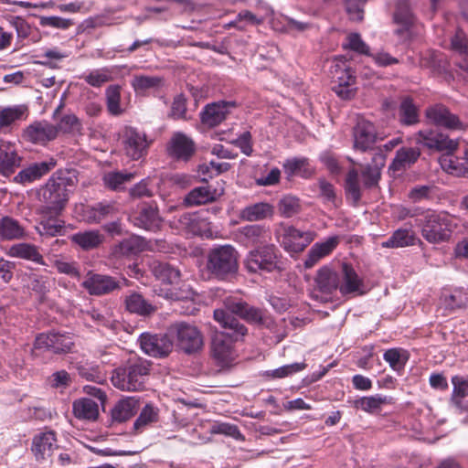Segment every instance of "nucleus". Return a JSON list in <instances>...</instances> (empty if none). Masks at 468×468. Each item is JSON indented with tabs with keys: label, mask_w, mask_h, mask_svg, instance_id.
<instances>
[{
	"label": "nucleus",
	"mask_w": 468,
	"mask_h": 468,
	"mask_svg": "<svg viewBox=\"0 0 468 468\" xmlns=\"http://www.w3.org/2000/svg\"><path fill=\"white\" fill-rule=\"evenodd\" d=\"M76 369L78 374L87 380L93 381L98 384H102L106 381V376L99 366H92L88 363L79 364L77 365Z\"/></svg>",
	"instance_id": "obj_55"
},
{
	"label": "nucleus",
	"mask_w": 468,
	"mask_h": 468,
	"mask_svg": "<svg viewBox=\"0 0 468 468\" xmlns=\"http://www.w3.org/2000/svg\"><path fill=\"white\" fill-rule=\"evenodd\" d=\"M240 234L248 245H261L270 239V231L261 225H248L240 229Z\"/></svg>",
	"instance_id": "obj_44"
},
{
	"label": "nucleus",
	"mask_w": 468,
	"mask_h": 468,
	"mask_svg": "<svg viewBox=\"0 0 468 468\" xmlns=\"http://www.w3.org/2000/svg\"><path fill=\"white\" fill-rule=\"evenodd\" d=\"M399 121L402 125L411 126L420 122L419 109L410 97L401 100L399 107Z\"/></svg>",
	"instance_id": "obj_42"
},
{
	"label": "nucleus",
	"mask_w": 468,
	"mask_h": 468,
	"mask_svg": "<svg viewBox=\"0 0 468 468\" xmlns=\"http://www.w3.org/2000/svg\"><path fill=\"white\" fill-rule=\"evenodd\" d=\"M25 236L24 228L15 218L5 216L0 218V239H19Z\"/></svg>",
	"instance_id": "obj_45"
},
{
	"label": "nucleus",
	"mask_w": 468,
	"mask_h": 468,
	"mask_svg": "<svg viewBox=\"0 0 468 468\" xmlns=\"http://www.w3.org/2000/svg\"><path fill=\"white\" fill-rule=\"evenodd\" d=\"M219 194L216 188L210 186L195 187L185 197L184 202L187 206H201L217 200Z\"/></svg>",
	"instance_id": "obj_33"
},
{
	"label": "nucleus",
	"mask_w": 468,
	"mask_h": 468,
	"mask_svg": "<svg viewBox=\"0 0 468 468\" xmlns=\"http://www.w3.org/2000/svg\"><path fill=\"white\" fill-rule=\"evenodd\" d=\"M24 137L31 143L44 144L57 138L56 129L46 121L35 122L27 127Z\"/></svg>",
	"instance_id": "obj_22"
},
{
	"label": "nucleus",
	"mask_w": 468,
	"mask_h": 468,
	"mask_svg": "<svg viewBox=\"0 0 468 468\" xmlns=\"http://www.w3.org/2000/svg\"><path fill=\"white\" fill-rule=\"evenodd\" d=\"M373 162L376 163L375 165H367L361 173L363 185L367 188H372L378 186L381 176L380 169L385 165L384 156L380 154H377L373 158Z\"/></svg>",
	"instance_id": "obj_46"
},
{
	"label": "nucleus",
	"mask_w": 468,
	"mask_h": 468,
	"mask_svg": "<svg viewBox=\"0 0 468 468\" xmlns=\"http://www.w3.org/2000/svg\"><path fill=\"white\" fill-rule=\"evenodd\" d=\"M139 400L134 397H127L119 400L112 410V419L116 422H123L132 418L137 411Z\"/></svg>",
	"instance_id": "obj_34"
},
{
	"label": "nucleus",
	"mask_w": 468,
	"mask_h": 468,
	"mask_svg": "<svg viewBox=\"0 0 468 468\" xmlns=\"http://www.w3.org/2000/svg\"><path fill=\"white\" fill-rule=\"evenodd\" d=\"M167 330L176 346L187 355L198 352L204 346L203 335L194 324L176 322Z\"/></svg>",
	"instance_id": "obj_6"
},
{
	"label": "nucleus",
	"mask_w": 468,
	"mask_h": 468,
	"mask_svg": "<svg viewBox=\"0 0 468 468\" xmlns=\"http://www.w3.org/2000/svg\"><path fill=\"white\" fill-rule=\"evenodd\" d=\"M118 208L115 203L99 202L86 209V219L89 223H100L107 218L117 214Z\"/></svg>",
	"instance_id": "obj_37"
},
{
	"label": "nucleus",
	"mask_w": 468,
	"mask_h": 468,
	"mask_svg": "<svg viewBox=\"0 0 468 468\" xmlns=\"http://www.w3.org/2000/svg\"><path fill=\"white\" fill-rule=\"evenodd\" d=\"M283 168L291 176L299 175L304 178L310 177L314 173L308 159L304 157L287 159L283 164Z\"/></svg>",
	"instance_id": "obj_50"
},
{
	"label": "nucleus",
	"mask_w": 468,
	"mask_h": 468,
	"mask_svg": "<svg viewBox=\"0 0 468 468\" xmlns=\"http://www.w3.org/2000/svg\"><path fill=\"white\" fill-rule=\"evenodd\" d=\"M151 271L157 280L165 283L176 284L180 280V271L167 262L154 261Z\"/></svg>",
	"instance_id": "obj_38"
},
{
	"label": "nucleus",
	"mask_w": 468,
	"mask_h": 468,
	"mask_svg": "<svg viewBox=\"0 0 468 468\" xmlns=\"http://www.w3.org/2000/svg\"><path fill=\"white\" fill-rule=\"evenodd\" d=\"M339 241L338 236H333L324 242L315 243L308 252L304 267L307 269L314 267L322 258L329 255L337 247Z\"/></svg>",
	"instance_id": "obj_24"
},
{
	"label": "nucleus",
	"mask_w": 468,
	"mask_h": 468,
	"mask_svg": "<svg viewBox=\"0 0 468 468\" xmlns=\"http://www.w3.org/2000/svg\"><path fill=\"white\" fill-rule=\"evenodd\" d=\"M314 282L319 292L332 294L339 289V271H335L328 266H324L317 271Z\"/></svg>",
	"instance_id": "obj_25"
},
{
	"label": "nucleus",
	"mask_w": 468,
	"mask_h": 468,
	"mask_svg": "<svg viewBox=\"0 0 468 468\" xmlns=\"http://www.w3.org/2000/svg\"><path fill=\"white\" fill-rule=\"evenodd\" d=\"M447 307L451 309H462L468 306V291L455 290L445 299Z\"/></svg>",
	"instance_id": "obj_64"
},
{
	"label": "nucleus",
	"mask_w": 468,
	"mask_h": 468,
	"mask_svg": "<svg viewBox=\"0 0 468 468\" xmlns=\"http://www.w3.org/2000/svg\"><path fill=\"white\" fill-rule=\"evenodd\" d=\"M167 154L176 160L188 161L195 154L194 141L183 133H176L167 144Z\"/></svg>",
	"instance_id": "obj_20"
},
{
	"label": "nucleus",
	"mask_w": 468,
	"mask_h": 468,
	"mask_svg": "<svg viewBox=\"0 0 468 468\" xmlns=\"http://www.w3.org/2000/svg\"><path fill=\"white\" fill-rule=\"evenodd\" d=\"M142 350L155 358H164L173 350L174 341L168 332L165 334L143 333L139 337Z\"/></svg>",
	"instance_id": "obj_11"
},
{
	"label": "nucleus",
	"mask_w": 468,
	"mask_h": 468,
	"mask_svg": "<svg viewBox=\"0 0 468 468\" xmlns=\"http://www.w3.org/2000/svg\"><path fill=\"white\" fill-rule=\"evenodd\" d=\"M328 76L333 83L332 90L342 99L349 100L355 95L351 86L355 82V77L350 68L343 59H334L331 62Z\"/></svg>",
	"instance_id": "obj_8"
},
{
	"label": "nucleus",
	"mask_w": 468,
	"mask_h": 468,
	"mask_svg": "<svg viewBox=\"0 0 468 468\" xmlns=\"http://www.w3.org/2000/svg\"><path fill=\"white\" fill-rule=\"evenodd\" d=\"M239 254L234 246L217 245L207 252V271L217 280H229L239 271Z\"/></svg>",
	"instance_id": "obj_4"
},
{
	"label": "nucleus",
	"mask_w": 468,
	"mask_h": 468,
	"mask_svg": "<svg viewBox=\"0 0 468 468\" xmlns=\"http://www.w3.org/2000/svg\"><path fill=\"white\" fill-rule=\"evenodd\" d=\"M223 303L225 309H216L213 316L235 341L243 340L248 335V328L234 315L252 324L261 325L266 322L264 311L245 301L229 297L226 298Z\"/></svg>",
	"instance_id": "obj_1"
},
{
	"label": "nucleus",
	"mask_w": 468,
	"mask_h": 468,
	"mask_svg": "<svg viewBox=\"0 0 468 468\" xmlns=\"http://www.w3.org/2000/svg\"><path fill=\"white\" fill-rule=\"evenodd\" d=\"M70 239L82 250H91L103 242L104 236L99 230H87L73 234Z\"/></svg>",
	"instance_id": "obj_40"
},
{
	"label": "nucleus",
	"mask_w": 468,
	"mask_h": 468,
	"mask_svg": "<svg viewBox=\"0 0 468 468\" xmlns=\"http://www.w3.org/2000/svg\"><path fill=\"white\" fill-rule=\"evenodd\" d=\"M314 231H301L292 226H286L283 229L282 245L286 251L301 252L314 239Z\"/></svg>",
	"instance_id": "obj_16"
},
{
	"label": "nucleus",
	"mask_w": 468,
	"mask_h": 468,
	"mask_svg": "<svg viewBox=\"0 0 468 468\" xmlns=\"http://www.w3.org/2000/svg\"><path fill=\"white\" fill-rule=\"evenodd\" d=\"M415 235L409 229H399L385 241L381 243L382 248L398 249L414 245Z\"/></svg>",
	"instance_id": "obj_48"
},
{
	"label": "nucleus",
	"mask_w": 468,
	"mask_h": 468,
	"mask_svg": "<svg viewBox=\"0 0 468 468\" xmlns=\"http://www.w3.org/2000/svg\"><path fill=\"white\" fill-rule=\"evenodd\" d=\"M210 432L213 434H224L236 440H244L238 426L235 424L215 422L210 428Z\"/></svg>",
	"instance_id": "obj_62"
},
{
	"label": "nucleus",
	"mask_w": 468,
	"mask_h": 468,
	"mask_svg": "<svg viewBox=\"0 0 468 468\" xmlns=\"http://www.w3.org/2000/svg\"><path fill=\"white\" fill-rule=\"evenodd\" d=\"M27 112L26 105L6 107L0 111V130L11 125L17 120H21Z\"/></svg>",
	"instance_id": "obj_53"
},
{
	"label": "nucleus",
	"mask_w": 468,
	"mask_h": 468,
	"mask_svg": "<svg viewBox=\"0 0 468 468\" xmlns=\"http://www.w3.org/2000/svg\"><path fill=\"white\" fill-rule=\"evenodd\" d=\"M113 69L110 68L95 69L84 76V80L89 85L98 88L113 80Z\"/></svg>",
	"instance_id": "obj_57"
},
{
	"label": "nucleus",
	"mask_w": 468,
	"mask_h": 468,
	"mask_svg": "<svg viewBox=\"0 0 468 468\" xmlns=\"http://www.w3.org/2000/svg\"><path fill=\"white\" fill-rule=\"evenodd\" d=\"M54 165V163L47 162L31 164L15 176L14 182L22 185L32 183L48 174Z\"/></svg>",
	"instance_id": "obj_27"
},
{
	"label": "nucleus",
	"mask_w": 468,
	"mask_h": 468,
	"mask_svg": "<svg viewBox=\"0 0 468 468\" xmlns=\"http://www.w3.org/2000/svg\"><path fill=\"white\" fill-rule=\"evenodd\" d=\"M229 335L228 330L216 333L211 341V352L213 357L222 367L229 366L236 358V351Z\"/></svg>",
	"instance_id": "obj_15"
},
{
	"label": "nucleus",
	"mask_w": 468,
	"mask_h": 468,
	"mask_svg": "<svg viewBox=\"0 0 468 468\" xmlns=\"http://www.w3.org/2000/svg\"><path fill=\"white\" fill-rule=\"evenodd\" d=\"M22 157L6 144H0V175L9 176L21 166Z\"/></svg>",
	"instance_id": "obj_26"
},
{
	"label": "nucleus",
	"mask_w": 468,
	"mask_h": 468,
	"mask_svg": "<svg viewBox=\"0 0 468 468\" xmlns=\"http://www.w3.org/2000/svg\"><path fill=\"white\" fill-rule=\"evenodd\" d=\"M393 19L397 25L400 26V27L395 31L397 35L401 36L410 30L414 24L415 17L411 12L409 0L397 1Z\"/></svg>",
	"instance_id": "obj_28"
},
{
	"label": "nucleus",
	"mask_w": 468,
	"mask_h": 468,
	"mask_svg": "<svg viewBox=\"0 0 468 468\" xmlns=\"http://www.w3.org/2000/svg\"><path fill=\"white\" fill-rule=\"evenodd\" d=\"M452 154H453L445 153V154L440 157L439 161L441 168L445 172L454 176H468V169H466L458 159L454 158Z\"/></svg>",
	"instance_id": "obj_56"
},
{
	"label": "nucleus",
	"mask_w": 468,
	"mask_h": 468,
	"mask_svg": "<svg viewBox=\"0 0 468 468\" xmlns=\"http://www.w3.org/2000/svg\"><path fill=\"white\" fill-rule=\"evenodd\" d=\"M278 210L284 218H291L301 210L299 198L293 196H284L278 203Z\"/></svg>",
	"instance_id": "obj_61"
},
{
	"label": "nucleus",
	"mask_w": 468,
	"mask_h": 468,
	"mask_svg": "<svg viewBox=\"0 0 468 468\" xmlns=\"http://www.w3.org/2000/svg\"><path fill=\"white\" fill-rule=\"evenodd\" d=\"M235 107V102L220 101L207 104L200 112L201 122L207 127H216L220 124Z\"/></svg>",
	"instance_id": "obj_19"
},
{
	"label": "nucleus",
	"mask_w": 468,
	"mask_h": 468,
	"mask_svg": "<svg viewBox=\"0 0 468 468\" xmlns=\"http://www.w3.org/2000/svg\"><path fill=\"white\" fill-rule=\"evenodd\" d=\"M178 222L184 230L194 236H202L207 229V222L198 213H184Z\"/></svg>",
	"instance_id": "obj_36"
},
{
	"label": "nucleus",
	"mask_w": 468,
	"mask_h": 468,
	"mask_svg": "<svg viewBox=\"0 0 468 468\" xmlns=\"http://www.w3.org/2000/svg\"><path fill=\"white\" fill-rule=\"evenodd\" d=\"M354 148L361 152H367L373 149L377 141V133L372 122L360 120L356 122L353 130Z\"/></svg>",
	"instance_id": "obj_21"
},
{
	"label": "nucleus",
	"mask_w": 468,
	"mask_h": 468,
	"mask_svg": "<svg viewBox=\"0 0 468 468\" xmlns=\"http://www.w3.org/2000/svg\"><path fill=\"white\" fill-rule=\"evenodd\" d=\"M41 221L37 231L41 236L55 237L64 235L67 228L65 222L58 218L59 215L39 213Z\"/></svg>",
	"instance_id": "obj_32"
},
{
	"label": "nucleus",
	"mask_w": 468,
	"mask_h": 468,
	"mask_svg": "<svg viewBox=\"0 0 468 468\" xmlns=\"http://www.w3.org/2000/svg\"><path fill=\"white\" fill-rule=\"evenodd\" d=\"M415 143L431 152L453 154L458 148V141L451 139L447 134L432 130H420L415 134Z\"/></svg>",
	"instance_id": "obj_10"
},
{
	"label": "nucleus",
	"mask_w": 468,
	"mask_h": 468,
	"mask_svg": "<svg viewBox=\"0 0 468 468\" xmlns=\"http://www.w3.org/2000/svg\"><path fill=\"white\" fill-rule=\"evenodd\" d=\"M418 221L422 237L430 243H439L451 237L450 221L444 214L428 211Z\"/></svg>",
	"instance_id": "obj_7"
},
{
	"label": "nucleus",
	"mask_w": 468,
	"mask_h": 468,
	"mask_svg": "<svg viewBox=\"0 0 468 468\" xmlns=\"http://www.w3.org/2000/svg\"><path fill=\"white\" fill-rule=\"evenodd\" d=\"M452 384L453 388L451 401L455 407L462 408L463 399L468 396V378L463 376H453Z\"/></svg>",
	"instance_id": "obj_54"
},
{
	"label": "nucleus",
	"mask_w": 468,
	"mask_h": 468,
	"mask_svg": "<svg viewBox=\"0 0 468 468\" xmlns=\"http://www.w3.org/2000/svg\"><path fill=\"white\" fill-rule=\"evenodd\" d=\"M74 181L69 173H54L38 191L39 200L42 202L39 213L60 215L69 201Z\"/></svg>",
	"instance_id": "obj_2"
},
{
	"label": "nucleus",
	"mask_w": 468,
	"mask_h": 468,
	"mask_svg": "<svg viewBox=\"0 0 468 468\" xmlns=\"http://www.w3.org/2000/svg\"><path fill=\"white\" fill-rule=\"evenodd\" d=\"M161 218L157 207L154 206H144L138 214L133 217L135 226L146 230L155 231L160 229Z\"/></svg>",
	"instance_id": "obj_29"
},
{
	"label": "nucleus",
	"mask_w": 468,
	"mask_h": 468,
	"mask_svg": "<svg viewBox=\"0 0 468 468\" xmlns=\"http://www.w3.org/2000/svg\"><path fill=\"white\" fill-rule=\"evenodd\" d=\"M151 365L152 363L144 358L131 357L112 371L111 381L113 387L122 391L142 390Z\"/></svg>",
	"instance_id": "obj_3"
},
{
	"label": "nucleus",
	"mask_w": 468,
	"mask_h": 468,
	"mask_svg": "<svg viewBox=\"0 0 468 468\" xmlns=\"http://www.w3.org/2000/svg\"><path fill=\"white\" fill-rule=\"evenodd\" d=\"M122 144L127 156L133 160H139L147 154L149 142L144 133L127 127L123 132Z\"/></svg>",
	"instance_id": "obj_13"
},
{
	"label": "nucleus",
	"mask_w": 468,
	"mask_h": 468,
	"mask_svg": "<svg viewBox=\"0 0 468 468\" xmlns=\"http://www.w3.org/2000/svg\"><path fill=\"white\" fill-rule=\"evenodd\" d=\"M9 255L12 257L31 261L40 265H47L37 247L29 243H18L12 245L9 249Z\"/></svg>",
	"instance_id": "obj_39"
},
{
	"label": "nucleus",
	"mask_w": 468,
	"mask_h": 468,
	"mask_svg": "<svg viewBox=\"0 0 468 468\" xmlns=\"http://www.w3.org/2000/svg\"><path fill=\"white\" fill-rule=\"evenodd\" d=\"M420 151L415 147H402L396 152V155L389 165L393 172H403L417 162Z\"/></svg>",
	"instance_id": "obj_31"
},
{
	"label": "nucleus",
	"mask_w": 468,
	"mask_h": 468,
	"mask_svg": "<svg viewBox=\"0 0 468 468\" xmlns=\"http://www.w3.org/2000/svg\"><path fill=\"white\" fill-rule=\"evenodd\" d=\"M424 113L427 120L436 126L448 130H464L465 128L460 118L441 103L427 107Z\"/></svg>",
	"instance_id": "obj_12"
},
{
	"label": "nucleus",
	"mask_w": 468,
	"mask_h": 468,
	"mask_svg": "<svg viewBox=\"0 0 468 468\" xmlns=\"http://www.w3.org/2000/svg\"><path fill=\"white\" fill-rule=\"evenodd\" d=\"M158 420L159 409L152 403H147L133 422V431L135 433H142L147 427L156 423Z\"/></svg>",
	"instance_id": "obj_43"
},
{
	"label": "nucleus",
	"mask_w": 468,
	"mask_h": 468,
	"mask_svg": "<svg viewBox=\"0 0 468 468\" xmlns=\"http://www.w3.org/2000/svg\"><path fill=\"white\" fill-rule=\"evenodd\" d=\"M364 281L358 276L354 267L346 262L342 263L339 271V289L343 296L349 294H364Z\"/></svg>",
	"instance_id": "obj_18"
},
{
	"label": "nucleus",
	"mask_w": 468,
	"mask_h": 468,
	"mask_svg": "<svg viewBox=\"0 0 468 468\" xmlns=\"http://www.w3.org/2000/svg\"><path fill=\"white\" fill-rule=\"evenodd\" d=\"M146 247L144 239L140 236L132 235L115 244L111 249V255L114 259L129 258L142 252Z\"/></svg>",
	"instance_id": "obj_23"
},
{
	"label": "nucleus",
	"mask_w": 468,
	"mask_h": 468,
	"mask_svg": "<svg viewBox=\"0 0 468 468\" xmlns=\"http://www.w3.org/2000/svg\"><path fill=\"white\" fill-rule=\"evenodd\" d=\"M281 259L282 254L275 245L264 244L250 250L244 264L247 271L251 273L281 271L282 270Z\"/></svg>",
	"instance_id": "obj_5"
},
{
	"label": "nucleus",
	"mask_w": 468,
	"mask_h": 468,
	"mask_svg": "<svg viewBox=\"0 0 468 468\" xmlns=\"http://www.w3.org/2000/svg\"><path fill=\"white\" fill-rule=\"evenodd\" d=\"M48 259L59 273L67 274L72 278H80V272L76 262L65 261L57 255L48 256Z\"/></svg>",
	"instance_id": "obj_60"
},
{
	"label": "nucleus",
	"mask_w": 468,
	"mask_h": 468,
	"mask_svg": "<svg viewBox=\"0 0 468 468\" xmlns=\"http://www.w3.org/2000/svg\"><path fill=\"white\" fill-rule=\"evenodd\" d=\"M54 127L56 129L57 135L58 133L77 134L80 133L82 124L75 114L69 113L63 115Z\"/></svg>",
	"instance_id": "obj_52"
},
{
	"label": "nucleus",
	"mask_w": 468,
	"mask_h": 468,
	"mask_svg": "<svg viewBox=\"0 0 468 468\" xmlns=\"http://www.w3.org/2000/svg\"><path fill=\"white\" fill-rule=\"evenodd\" d=\"M273 215V207L266 202H259L242 208L239 218L246 221H259Z\"/></svg>",
	"instance_id": "obj_35"
},
{
	"label": "nucleus",
	"mask_w": 468,
	"mask_h": 468,
	"mask_svg": "<svg viewBox=\"0 0 468 468\" xmlns=\"http://www.w3.org/2000/svg\"><path fill=\"white\" fill-rule=\"evenodd\" d=\"M128 280L121 277L116 278L107 274L89 271L81 286L87 290L90 295L101 296L121 290L127 285Z\"/></svg>",
	"instance_id": "obj_9"
},
{
	"label": "nucleus",
	"mask_w": 468,
	"mask_h": 468,
	"mask_svg": "<svg viewBox=\"0 0 468 468\" xmlns=\"http://www.w3.org/2000/svg\"><path fill=\"white\" fill-rule=\"evenodd\" d=\"M345 190L347 198L352 200L354 206H357L361 200V187L358 172L356 169L348 171L345 183Z\"/></svg>",
	"instance_id": "obj_51"
},
{
	"label": "nucleus",
	"mask_w": 468,
	"mask_h": 468,
	"mask_svg": "<svg viewBox=\"0 0 468 468\" xmlns=\"http://www.w3.org/2000/svg\"><path fill=\"white\" fill-rule=\"evenodd\" d=\"M124 306L128 312L141 316H149L156 311L155 306L136 292H132L125 296Z\"/></svg>",
	"instance_id": "obj_30"
},
{
	"label": "nucleus",
	"mask_w": 468,
	"mask_h": 468,
	"mask_svg": "<svg viewBox=\"0 0 468 468\" xmlns=\"http://www.w3.org/2000/svg\"><path fill=\"white\" fill-rule=\"evenodd\" d=\"M119 85H111L106 89V104L109 112L112 115H120L122 110L120 105L121 92Z\"/></svg>",
	"instance_id": "obj_59"
},
{
	"label": "nucleus",
	"mask_w": 468,
	"mask_h": 468,
	"mask_svg": "<svg viewBox=\"0 0 468 468\" xmlns=\"http://www.w3.org/2000/svg\"><path fill=\"white\" fill-rule=\"evenodd\" d=\"M164 84V78L159 76L135 75L131 81V85L136 93H144L149 90H158Z\"/></svg>",
	"instance_id": "obj_49"
},
{
	"label": "nucleus",
	"mask_w": 468,
	"mask_h": 468,
	"mask_svg": "<svg viewBox=\"0 0 468 468\" xmlns=\"http://www.w3.org/2000/svg\"><path fill=\"white\" fill-rule=\"evenodd\" d=\"M74 342L69 334L55 332L39 334L35 340L34 347L37 349L46 348L53 353H68L73 346Z\"/></svg>",
	"instance_id": "obj_14"
},
{
	"label": "nucleus",
	"mask_w": 468,
	"mask_h": 468,
	"mask_svg": "<svg viewBox=\"0 0 468 468\" xmlns=\"http://www.w3.org/2000/svg\"><path fill=\"white\" fill-rule=\"evenodd\" d=\"M306 367V364L304 362L301 363H292L289 365H284L279 368L273 370H267L263 372L262 376L267 378H283L288 376H291L294 373L300 372Z\"/></svg>",
	"instance_id": "obj_58"
},
{
	"label": "nucleus",
	"mask_w": 468,
	"mask_h": 468,
	"mask_svg": "<svg viewBox=\"0 0 468 468\" xmlns=\"http://www.w3.org/2000/svg\"><path fill=\"white\" fill-rule=\"evenodd\" d=\"M383 358L386 362H388L390 367L395 371H399L404 368V366L407 361V357H404L400 350L398 348H390L388 349L384 355Z\"/></svg>",
	"instance_id": "obj_63"
},
{
	"label": "nucleus",
	"mask_w": 468,
	"mask_h": 468,
	"mask_svg": "<svg viewBox=\"0 0 468 468\" xmlns=\"http://www.w3.org/2000/svg\"><path fill=\"white\" fill-rule=\"evenodd\" d=\"M391 398L387 396L377 394L356 399L353 405L356 409H360L365 412L375 413L380 410L383 405L391 403Z\"/></svg>",
	"instance_id": "obj_47"
},
{
	"label": "nucleus",
	"mask_w": 468,
	"mask_h": 468,
	"mask_svg": "<svg viewBox=\"0 0 468 468\" xmlns=\"http://www.w3.org/2000/svg\"><path fill=\"white\" fill-rule=\"evenodd\" d=\"M58 451L55 432L46 431L36 435L32 441V452L37 461L54 463L55 452Z\"/></svg>",
	"instance_id": "obj_17"
},
{
	"label": "nucleus",
	"mask_w": 468,
	"mask_h": 468,
	"mask_svg": "<svg viewBox=\"0 0 468 468\" xmlns=\"http://www.w3.org/2000/svg\"><path fill=\"white\" fill-rule=\"evenodd\" d=\"M73 414L80 420H95L99 417L98 404L90 399H80L73 402Z\"/></svg>",
	"instance_id": "obj_41"
}]
</instances>
